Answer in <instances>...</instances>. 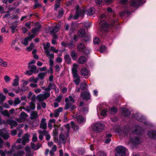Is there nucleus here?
I'll list each match as a JSON object with an SVG mask.
<instances>
[{"label": "nucleus", "instance_id": "nucleus-1", "mask_svg": "<svg viewBox=\"0 0 156 156\" xmlns=\"http://www.w3.org/2000/svg\"><path fill=\"white\" fill-rule=\"evenodd\" d=\"M120 1V3L122 4V7H124L126 9L120 13V15L122 16L126 14L128 15L131 14L133 12V10H131L132 8L137 9L142 4V1H132L133 2L129 4H128V1Z\"/></svg>", "mask_w": 156, "mask_h": 156}, {"label": "nucleus", "instance_id": "nucleus-2", "mask_svg": "<svg viewBox=\"0 0 156 156\" xmlns=\"http://www.w3.org/2000/svg\"><path fill=\"white\" fill-rule=\"evenodd\" d=\"M99 24L101 27L100 31L102 33L108 32L110 30L114 32L117 30L120 26L118 20L115 19L112 20L109 23L104 20H102Z\"/></svg>", "mask_w": 156, "mask_h": 156}, {"label": "nucleus", "instance_id": "nucleus-3", "mask_svg": "<svg viewBox=\"0 0 156 156\" xmlns=\"http://www.w3.org/2000/svg\"><path fill=\"white\" fill-rule=\"evenodd\" d=\"M75 9V14L73 17V18L75 20H78L80 16L83 17L85 14L88 15H91L94 12V9L93 8L90 7L89 9H87L85 7L80 8L79 5L76 6Z\"/></svg>", "mask_w": 156, "mask_h": 156}, {"label": "nucleus", "instance_id": "nucleus-4", "mask_svg": "<svg viewBox=\"0 0 156 156\" xmlns=\"http://www.w3.org/2000/svg\"><path fill=\"white\" fill-rule=\"evenodd\" d=\"M115 150L116 152L115 156H126V149L124 147L118 146L116 147Z\"/></svg>", "mask_w": 156, "mask_h": 156}, {"label": "nucleus", "instance_id": "nucleus-5", "mask_svg": "<svg viewBox=\"0 0 156 156\" xmlns=\"http://www.w3.org/2000/svg\"><path fill=\"white\" fill-rule=\"evenodd\" d=\"M104 128V125L100 122H97L94 124L92 127L93 131L95 132H100Z\"/></svg>", "mask_w": 156, "mask_h": 156}, {"label": "nucleus", "instance_id": "nucleus-6", "mask_svg": "<svg viewBox=\"0 0 156 156\" xmlns=\"http://www.w3.org/2000/svg\"><path fill=\"white\" fill-rule=\"evenodd\" d=\"M78 65L76 64H74L73 65V67L72 69L73 75L74 78L80 77L78 76L77 73V68Z\"/></svg>", "mask_w": 156, "mask_h": 156}, {"label": "nucleus", "instance_id": "nucleus-7", "mask_svg": "<svg viewBox=\"0 0 156 156\" xmlns=\"http://www.w3.org/2000/svg\"><path fill=\"white\" fill-rule=\"evenodd\" d=\"M80 96L83 100L86 101L90 99V93L86 91L81 92Z\"/></svg>", "mask_w": 156, "mask_h": 156}, {"label": "nucleus", "instance_id": "nucleus-8", "mask_svg": "<svg viewBox=\"0 0 156 156\" xmlns=\"http://www.w3.org/2000/svg\"><path fill=\"white\" fill-rule=\"evenodd\" d=\"M142 128L139 125H136L134 128H132V133L137 135L141 133Z\"/></svg>", "mask_w": 156, "mask_h": 156}, {"label": "nucleus", "instance_id": "nucleus-9", "mask_svg": "<svg viewBox=\"0 0 156 156\" xmlns=\"http://www.w3.org/2000/svg\"><path fill=\"white\" fill-rule=\"evenodd\" d=\"M147 135L150 138L152 139H156V131L151 130L147 132Z\"/></svg>", "mask_w": 156, "mask_h": 156}, {"label": "nucleus", "instance_id": "nucleus-10", "mask_svg": "<svg viewBox=\"0 0 156 156\" xmlns=\"http://www.w3.org/2000/svg\"><path fill=\"white\" fill-rule=\"evenodd\" d=\"M112 136V134L110 133L106 134L105 136L104 143L106 144H109L111 141V138Z\"/></svg>", "mask_w": 156, "mask_h": 156}, {"label": "nucleus", "instance_id": "nucleus-11", "mask_svg": "<svg viewBox=\"0 0 156 156\" xmlns=\"http://www.w3.org/2000/svg\"><path fill=\"white\" fill-rule=\"evenodd\" d=\"M77 122L80 123H83L85 122L86 120L84 117L82 115H79L76 117Z\"/></svg>", "mask_w": 156, "mask_h": 156}, {"label": "nucleus", "instance_id": "nucleus-12", "mask_svg": "<svg viewBox=\"0 0 156 156\" xmlns=\"http://www.w3.org/2000/svg\"><path fill=\"white\" fill-rule=\"evenodd\" d=\"M7 122L12 128L13 126L16 127L18 125V123L16 121L12 119H8L7 120Z\"/></svg>", "mask_w": 156, "mask_h": 156}, {"label": "nucleus", "instance_id": "nucleus-13", "mask_svg": "<svg viewBox=\"0 0 156 156\" xmlns=\"http://www.w3.org/2000/svg\"><path fill=\"white\" fill-rule=\"evenodd\" d=\"M77 35L80 37H83L86 35L85 30L83 28L80 29L78 32Z\"/></svg>", "mask_w": 156, "mask_h": 156}, {"label": "nucleus", "instance_id": "nucleus-14", "mask_svg": "<svg viewBox=\"0 0 156 156\" xmlns=\"http://www.w3.org/2000/svg\"><path fill=\"white\" fill-rule=\"evenodd\" d=\"M55 86V85L54 83H49L48 87L45 89L44 90L46 92H50V90L53 89Z\"/></svg>", "mask_w": 156, "mask_h": 156}, {"label": "nucleus", "instance_id": "nucleus-15", "mask_svg": "<svg viewBox=\"0 0 156 156\" xmlns=\"http://www.w3.org/2000/svg\"><path fill=\"white\" fill-rule=\"evenodd\" d=\"M63 108L61 107H59L58 109L55 110L54 111L55 117V118L58 117L59 115L60 112H62L63 111Z\"/></svg>", "mask_w": 156, "mask_h": 156}, {"label": "nucleus", "instance_id": "nucleus-16", "mask_svg": "<svg viewBox=\"0 0 156 156\" xmlns=\"http://www.w3.org/2000/svg\"><path fill=\"white\" fill-rule=\"evenodd\" d=\"M76 47L77 50L79 51H83L85 48L84 44L82 43L78 44Z\"/></svg>", "mask_w": 156, "mask_h": 156}, {"label": "nucleus", "instance_id": "nucleus-17", "mask_svg": "<svg viewBox=\"0 0 156 156\" xmlns=\"http://www.w3.org/2000/svg\"><path fill=\"white\" fill-rule=\"evenodd\" d=\"M122 114L125 116L129 117L130 115V113L129 110L126 108H123L122 110Z\"/></svg>", "mask_w": 156, "mask_h": 156}, {"label": "nucleus", "instance_id": "nucleus-18", "mask_svg": "<svg viewBox=\"0 0 156 156\" xmlns=\"http://www.w3.org/2000/svg\"><path fill=\"white\" fill-rule=\"evenodd\" d=\"M86 60V57L84 56H80L78 58V62L80 64H84Z\"/></svg>", "mask_w": 156, "mask_h": 156}, {"label": "nucleus", "instance_id": "nucleus-19", "mask_svg": "<svg viewBox=\"0 0 156 156\" xmlns=\"http://www.w3.org/2000/svg\"><path fill=\"white\" fill-rule=\"evenodd\" d=\"M2 136L4 140H7L9 137V136L7 133H4L2 131H0V137Z\"/></svg>", "mask_w": 156, "mask_h": 156}, {"label": "nucleus", "instance_id": "nucleus-20", "mask_svg": "<svg viewBox=\"0 0 156 156\" xmlns=\"http://www.w3.org/2000/svg\"><path fill=\"white\" fill-rule=\"evenodd\" d=\"M64 59L65 60L66 62L68 64H69L71 63V57L68 54L66 55L64 57Z\"/></svg>", "mask_w": 156, "mask_h": 156}, {"label": "nucleus", "instance_id": "nucleus-21", "mask_svg": "<svg viewBox=\"0 0 156 156\" xmlns=\"http://www.w3.org/2000/svg\"><path fill=\"white\" fill-rule=\"evenodd\" d=\"M81 74L83 76H87L88 74V69L85 68H82L81 70Z\"/></svg>", "mask_w": 156, "mask_h": 156}, {"label": "nucleus", "instance_id": "nucleus-22", "mask_svg": "<svg viewBox=\"0 0 156 156\" xmlns=\"http://www.w3.org/2000/svg\"><path fill=\"white\" fill-rule=\"evenodd\" d=\"M38 117V113L36 111H33L30 114V118L31 119L33 120L36 119Z\"/></svg>", "mask_w": 156, "mask_h": 156}, {"label": "nucleus", "instance_id": "nucleus-23", "mask_svg": "<svg viewBox=\"0 0 156 156\" xmlns=\"http://www.w3.org/2000/svg\"><path fill=\"white\" fill-rule=\"evenodd\" d=\"M59 30V28L57 26L52 27L50 30L51 34H55Z\"/></svg>", "mask_w": 156, "mask_h": 156}, {"label": "nucleus", "instance_id": "nucleus-24", "mask_svg": "<svg viewBox=\"0 0 156 156\" xmlns=\"http://www.w3.org/2000/svg\"><path fill=\"white\" fill-rule=\"evenodd\" d=\"M71 55L72 59L74 60H76L77 58V54L74 50L71 51Z\"/></svg>", "mask_w": 156, "mask_h": 156}, {"label": "nucleus", "instance_id": "nucleus-25", "mask_svg": "<svg viewBox=\"0 0 156 156\" xmlns=\"http://www.w3.org/2000/svg\"><path fill=\"white\" fill-rule=\"evenodd\" d=\"M28 68L30 69V71L33 72L34 73H36V70L37 69V67L35 65H28Z\"/></svg>", "mask_w": 156, "mask_h": 156}, {"label": "nucleus", "instance_id": "nucleus-26", "mask_svg": "<svg viewBox=\"0 0 156 156\" xmlns=\"http://www.w3.org/2000/svg\"><path fill=\"white\" fill-rule=\"evenodd\" d=\"M47 54V56L49 57L50 58V59H51L54 58V53H50V52L48 50H46L45 51Z\"/></svg>", "mask_w": 156, "mask_h": 156}, {"label": "nucleus", "instance_id": "nucleus-27", "mask_svg": "<svg viewBox=\"0 0 156 156\" xmlns=\"http://www.w3.org/2000/svg\"><path fill=\"white\" fill-rule=\"evenodd\" d=\"M77 152L79 154L82 155L85 153V151L84 148H80L78 149Z\"/></svg>", "mask_w": 156, "mask_h": 156}, {"label": "nucleus", "instance_id": "nucleus-28", "mask_svg": "<svg viewBox=\"0 0 156 156\" xmlns=\"http://www.w3.org/2000/svg\"><path fill=\"white\" fill-rule=\"evenodd\" d=\"M16 78L13 80V83L12 85L14 86H16L19 85V77L18 76H16Z\"/></svg>", "mask_w": 156, "mask_h": 156}, {"label": "nucleus", "instance_id": "nucleus-29", "mask_svg": "<svg viewBox=\"0 0 156 156\" xmlns=\"http://www.w3.org/2000/svg\"><path fill=\"white\" fill-rule=\"evenodd\" d=\"M1 114L7 117L8 118L10 117V114L7 110H5L3 111L2 112Z\"/></svg>", "mask_w": 156, "mask_h": 156}, {"label": "nucleus", "instance_id": "nucleus-30", "mask_svg": "<svg viewBox=\"0 0 156 156\" xmlns=\"http://www.w3.org/2000/svg\"><path fill=\"white\" fill-rule=\"evenodd\" d=\"M41 27V25H40L38 26L37 27H35L34 28H33L31 32L32 33L34 34H35L37 32L39 31L40 28Z\"/></svg>", "mask_w": 156, "mask_h": 156}, {"label": "nucleus", "instance_id": "nucleus-31", "mask_svg": "<svg viewBox=\"0 0 156 156\" xmlns=\"http://www.w3.org/2000/svg\"><path fill=\"white\" fill-rule=\"evenodd\" d=\"M37 99L39 101H43L44 99V96L43 94H40L37 95Z\"/></svg>", "mask_w": 156, "mask_h": 156}, {"label": "nucleus", "instance_id": "nucleus-32", "mask_svg": "<svg viewBox=\"0 0 156 156\" xmlns=\"http://www.w3.org/2000/svg\"><path fill=\"white\" fill-rule=\"evenodd\" d=\"M84 37V38L82 39V41L83 42H87L89 41L90 40V36L87 35H85Z\"/></svg>", "mask_w": 156, "mask_h": 156}, {"label": "nucleus", "instance_id": "nucleus-33", "mask_svg": "<svg viewBox=\"0 0 156 156\" xmlns=\"http://www.w3.org/2000/svg\"><path fill=\"white\" fill-rule=\"evenodd\" d=\"M87 83H81L80 84V87L81 89L82 90H85L86 89Z\"/></svg>", "mask_w": 156, "mask_h": 156}, {"label": "nucleus", "instance_id": "nucleus-34", "mask_svg": "<svg viewBox=\"0 0 156 156\" xmlns=\"http://www.w3.org/2000/svg\"><path fill=\"white\" fill-rule=\"evenodd\" d=\"M35 1L34 6L33 7L34 9H36L38 7H41V5L37 2L38 1Z\"/></svg>", "mask_w": 156, "mask_h": 156}, {"label": "nucleus", "instance_id": "nucleus-35", "mask_svg": "<svg viewBox=\"0 0 156 156\" xmlns=\"http://www.w3.org/2000/svg\"><path fill=\"white\" fill-rule=\"evenodd\" d=\"M83 51V53L85 55H87L90 52V49L88 48H86Z\"/></svg>", "mask_w": 156, "mask_h": 156}, {"label": "nucleus", "instance_id": "nucleus-36", "mask_svg": "<svg viewBox=\"0 0 156 156\" xmlns=\"http://www.w3.org/2000/svg\"><path fill=\"white\" fill-rule=\"evenodd\" d=\"M138 120L139 121L143 122L144 124L147 125V122L145 121V119L144 117L143 116H140Z\"/></svg>", "mask_w": 156, "mask_h": 156}, {"label": "nucleus", "instance_id": "nucleus-37", "mask_svg": "<svg viewBox=\"0 0 156 156\" xmlns=\"http://www.w3.org/2000/svg\"><path fill=\"white\" fill-rule=\"evenodd\" d=\"M38 79L37 78H34V76H32L30 78L29 80V82H34V83H37L38 81Z\"/></svg>", "mask_w": 156, "mask_h": 156}, {"label": "nucleus", "instance_id": "nucleus-38", "mask_svg": "<svg viewBox=\"0 0 156 156\" xmlns=\"http://www.w3.org/2000/svg\"><path fill=\"white\" fill-rule=\"evenodd\" d=\"M21 102V101L19 98H15L14 101V105L15 106L19 104Z\"/></svg>", "mask_w": 156, "mask_h": 156}, {"label": "nucleus", "instance_id": "nucleus-39", "mask_svg": "<svg viewBox=\"0 0 156 156\" xmlns=\"http://www.w3.org/2000/svg\"><path fill=\"white\" fill-rule=\"evenodd\" d=\"M59 140H60L62 141L64 144H65L66 141L65 140V136L64 135L60 134L59 136Z\"/></svg>", "mask_w": 156, "mask_h": 156}, {"label": "nucleus", "instance_id": "nucleus-40", "mask_svg": "<svg viewBox=\"0 0 156 156\" xmlns=\"http://www.w3.org/2000/svg\"><path fill=\"white\" fill-rule=\"evenodd\" d=\"M46 74L47 73L46 72H41L38 74V76L42 80L44 78V77L45 76Z\"/></svg>", "mask_w": 156, "mask_h": 156}, {"label": "nucleus", "instance_id": "nucleus-41", "mask_svg": "<svg viewBox=\"0 0 156 156\" xmlns=\"http://www.w3.org/2000/svg\"><path fill=\"white\" fill-rule=\"evenodd\" d=\"M43 45L44 46V49L45 51L46 50H48V49L50 47V43L49 42H47L46 43V45L44 43L43 44Z\"/></svg>", "mask_w": 156, "mask_h": 156}, {"label": "nucleus", "instance_id": "nucleus-42", "mask_svg": "<svg viewBox=\"0 0 156 156\" xmlns=\"http://www.w3.org/2000/svg\"><path fill=\"white\" fill-rule=\"evenodd\" d=\"M34 47V45L33 43H31L30 44V46L26 48L27 50L28 51H30L33 49Z\"/></svg>", "mask_w": 156, "mask_h": 156}, {"label": "nucleus", "instance_id": "nucleus-43", "mask_svg": "<svg viewBox=\"0 0 156 156\" xmlns=\"http://www.w3.org/2000/svg\"><path fill=\"white\" fill-rule=\"evenodd\" d=\"M40 128L44 129H46L47 128V123H41L40 125Z\"/></svg>", "mask_w": 156, "mask_h": 156}, {"label": "nucleus", "instance_id": "nucleus-44", "mask_svg": "<svg viewBox=\"0 0 156 156\" xmlns=\"http://www.w3.org/2000/svg\"><path fill=\"white\" fill-rule=\"evenodd\" d=\"M0 65L2 66L5 67L7 65V62L0 58Z\"/></svg>", "mask_w": 156, "mask_h": 156}, {"label": "nucleus", "instance_id": "nucleus-45", "mask_svg": "<svg viewBox=\"0 0 156 156\" xmlns=\"http://www.w3.org/2000/svg\"><path fill=\"white\" fill-rule=\"evenodd\" d=\"M30 107L31 109L34 110L35 108V105L34 103L32 101L30 103Z\"/></svg>", "mask_w": 156, "mask_h": 156}, {"label": "nucleus", "instance_id": "nucleus-46", "mask_svg": "<svg viewBox=\"0 0 156 156\" xmlns=\"http://www.w3.org/2000/svg\"><path fill=\"white\" fill-rule=\"evenodd\" d=\"M74 41L73 40H71L69 43H67L68 47L69 48H71L73 47V45Z\"/></svg>", "mask_w": 156, "mask_h": 156}, {"label": "nucleus", "instance_id": "nucleus-47", "mask_svg": "<svg viewBox=\"0 0 156 156\" xmlns=\"http://www.w3.org/2000/svg\"><path fill=\"white\" fill-rule=\"evenodd\" d=\"M106 50V47L105 45H101L100 48V51L101 53H102Z\"/></svg>", "mask_w": 156, "mask_h": 156}, {"label": "nucleus", "instance_id": "nucleus-48", "mask_svg": "<svg viewBox=\"0 0 156 156\" xmlns=\"http://www.w3.org/2000/svg\"><path fill=\"white\" fill-rule=\"evenodd\" d=\"M6 98V97L2 93H0V100H1V101H4Z\"/></svg>", "mask_w": 156, "mask_h": 156}, {"label": "nucleus", "instance_id": "nucleus-49", "mask_svg": "<svg viewBox=\"0 0 156 156\" xmlns=\"http://www.w3.org/2000/svg\"><path fill=\"white\" fill-rule=\"evenodd\" d=\"M62 95H60L55 99V101L58 102L60 103L61 102L62 98Z\"/></svg>", "mask_w": 156, "mask_h": 156}, {"label": "nucleus", "instance_id": "nucleus-50", "mask_svg": "<svg viewBox=\"0 0 156 156\" xmlns=\"http://www.w3.org/2000/svg\"><path fill=\"white\" fill-rule=\"evenodd\" d=\"M72 104L71 103H66L65 105V106L64 109L67 110L68 109L70 108Z\"/></svg>", "mask_w": 156, "mask_h": 156}, {"label": "nucleus", "instance_id": "nucleus-51", "mask_svg": "<svg viewBox=\"0 0 156 156\" xmlns=\"http://www.w3.org/2000/svg\"><path fill=\"white\" fill-rule=\"evenodd\" d=\"M75 78L76 79L74 80V82L76 85H78L79 84V83L80 81V77Z\"/></svg>", "mask_w": 156, "mask_h": 156}, {"label": "nucleus", "instance_id": "nucleus-52", "mask_svg": "<svg viewBox=\"0 0 156 156\" xmlns=\"http://www.w3.org/2000/svg\"><path fill=\"white\" fill-rule=\"evenodd\" d=\"M98 156H106L105 153L102 151H99L98 153Z\"/></svg>", "mask_w": 156, "mask_h": 156}, {"label": "nucleus", "instance_id": "nucleus-53", "mask_svg": "<svg viewBox=\"0 0 156 156\" xmlns=\"http://www.w3.org/2000/svg\"><path fill=\"white\" fill-rule=\"evenodd\" d=\"M29 135L27 133L23 137V138L25 140H27V143H28L29 141Z\"/></svg>", "mask_w": 156, "mask_h": 156}, {"label": "nucleus", "instance_id": "nucleus-54", "mask_svg": "<svg viewBox=\"0 0 156 156\" xmlns=\"http://www.w3.org/2000/svg\"><path fill=\"white\" fill-rule=\"evenodd\" d=\"M44 96V99H46L48 98L50 96V92H45L44 93V94H43Z\"/></svg>", "mask_w": 156, "mask_h": 156}, {"label": "nucleus", "instance_id": "nucleus-55", "mask_svg": "<svg viewBox=\"0 0 156 156\" xmlns=\"http://www.w3.org/2000/svg\"><path fill=\"white\" fill-rule=\"evenodd\" d=\"M100 42L99 38L95 37L93 40V42L94 44H98Z\"/></svg>", "mask_w": 156, "mask_h": 156}, {"label": "nucleus", "instance_id": "nucleus-56", "mask_svg": "<svg viewBox=\"0 0 156 156\" xmlns=\"http://www.w3.org/2000/svg\"><path fill=\"white\" fill-rule=\"evenodd\" d=\"M133 141L135 143L139 144L140 142V138L139 137L136 136L134 138Z\"/></svg>", "mask_w": 156, "mask_h": 156}, {"label": "nucleus", "instance_id": "nucleus-57", "mask_svg": "<svg viewBox=\"0 0 156 156\" xmlns=\"http://www.w3.org/2000/svg\"><path fill=\"white\" fill-rule=\"evenodd\" d=\"M107 112V109H103L101 111V115L102 116H105L106 115V113Z\"/></svg>", "mask_w": 156, "mask_h": 156}, {"label": "nucleus", "instance_id": "nucleus-58", "mask_svg": "<svg viewBox=\"0 0 156 156\" xmlns=\"http://www.w3.org/2000/svg\"><path fill=\"white\" fill-rule=\"evenodd\" d=\"M27 114L26 113L24 112H21L20 115V116L22 118H24L25 117L27 116Z\"/></svg>", "mask_w": 156, "mask_h": 156}, {"label": "nucleus", "instance_id": "nucleus-59", "mask_svg": "<svg viewBox=\"0 0 156 156\" xmlns=\"http://www.w3.org/2000/svg\"><path fill=\"white\" fill-rule=\"evenodd\" d=\"M117 111V108L115 107H113L110 109V111L112 112L116 113Z\"/></svg>", "mask_w": 156, "mask_h": 156}, {"label": "nucleus", "instance_id": "nucleus-60", "mask_svg": "<svg viewBox=\"0 0 156 156\" xmlns=\"http://www.w3.org/2000/svg\"><path fill=\"white\" fill-rule=\"evenodd\" d=\"M21 88H20V91H25L27 90V89L25 87V85L23 84H22L21 85Z\"/></svg>", "mask_w": 156, "mask_h": 156}, {"label": "nucleus", "instance_id": "nucleus-61", "mask_svg": "<svg viewBox=\"0 0 156 156\" xmlns=\"http://www.w3.org/2000/svg\"><path fill=\"white\" fill-rule=\"evenodd\" d=\"M24 154V152L23 151H19L17 152V155L19 156H23Z\"/></svg>", "mask_w": 156, "mask_h": 156}, {"label": "nucleus", "instance_id": "nucleus-62", "mask_svg": "<svg viewBox=\"0 0 156 156\" xmlns=\"http://www.w3.org/2000/svg\"><path fill=\"white\" fill-rule=\"evenodd\" d=\"M84 25L86 27L88 28L91 26V23L90 22L86 23H85Z\"/></svg>", "mask_w": 156, "mask_h": 156}, {"label": "nucleus", "instance_id": "nucleus-63", "mask_svg": "<svg viewBox=\"0 0 156 156\" xmlns=\"http://www.w3.org/2000/svg\"><path fill=\"white\" fill-rule=\"evenodd\" d=\"M4 79L6 82H8L10 80V78L8 76L5 75L4 76Z\"/></svg>", "mask_w": 156, "mask_h": 156}, {"label": "nucleus", "instance_id": "nucleus-64", "mask_svg": "<svg viewBox=\"0 0 156 156\" xmlns=\"http://www.w3.org/2000/svg\"><path fill=\"white\" fill-rule=\"evenodd\" d=\"M42 146L41 144L39 143H38L36 145L35 147V151L38 149Z\"/></svg>", "mask_w": 156, "mask_h": 156}]
</instances>
